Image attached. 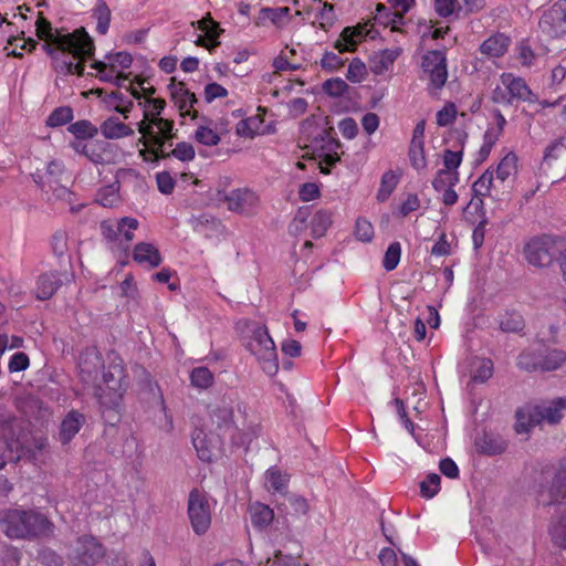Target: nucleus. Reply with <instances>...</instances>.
Returning a JSON list of instances; mask_svg holds the SVG:
<instances>
[{
	"instance_id": "obj_1",
	"label": "nucleus",
	"mask_w": 566,
	"mask_h": 566,
	"mask_svg": "<svg viewBox=\"0 0 566 566\" xmlns=\"http://www.w3.org/2000/svg\"><path fill=\"white\" fill-rule=\"evenodd\" d=\"M35 33L44 41L42 49L51 57L54 71H85L86 63L94 56V40L84 27L73 32L53 29L51 21L39 12Z\"/></svg>"
},
{
	"instance_id": "obj_2",
	"label": "nucleus",
	"mask_w": 566,
	"mask_h": 566,
	"mask_svg": "<svg viewBox=\"0 0 566 566\" xmlns=\"http://www.w3.org/2000/svg\"><path fill=\"white\" fill-rule=\"evenodd\" d=\"M210 417L219 429L230 432L237 446H249L260 434V424L248 412L247 406L234 395L223 396L210 410Z\"/></svg>"
},
{
	"instance_id": "obj_3",
	"label": "nucleus",
	"mask_w": 566,
	"mask_h": 566,
	"mask_svg": "<svg viewBox=\"0 0 566 566\" xmlns=\"http://www.w3.org/2000/svg\"><path fill=\"white\" fill-rule=\"evenodd\" d=\"M138 105L143 109V119L137 123V129L142 135L140 142L145 146H156V154L161 153L165 157V147L168 140H171L174 134V120L161 116L166 103L160 98L145 97Z\"/></svg>"
},
{
	"instance_id": "obj_4",
	"label": "nucleus",
	"mask_w": 566,
	"mask_h": 566,
	"mask_svg": "<svg viewBox=\"0 0 566 566\" xmlns=\"http://www.w3.org/2000/svg\"><path fill=\"white\" fill-rule=\"evenodd\" d=\"M0 530L10 539H35L53 533L54 525L34 510L13 507L0 513Z\"/></svg>"
},
{
	"instance_id": "obj_5",
	"label": "nucleus",
	"mask_w": 566,
	"mask_h": 566,
	"mask_svg": "<svg viewBox=\"0 0 566 566\" xmlns=\"http://www.w3.org/2000/svg\"><path fill=\"white\" fill-rule=\"evenodd\" d=\"M125 379L123 360L116 356L108 357V365L102 369L99 381L93 390L102 408L114 410L119 406L126 390Z\"/></svg>"
},
{
	"instance_id": "obj_6",
	"label": "nucleus",
	"mask_w": 566,
	"mask_h": 566,
	"mask_svg": "<svg viewBox=\"0 0 566 566\" xmlns=\"http://www.w3.org/2000/svg\"><path fill=\"white\" fill-rule=\"evenodd\" d=\"M247 349L254 356L261 369L269 376L279 371V358L274 340L266 326L254 325L245 343Z\"/></svg>"
},
{
	"instance_id": "obj_7",
	"label": "nucleus",
	"mask_w": 566,
	"mask_h": 566,
	"mask_svg": "<svg viewBox=\"0 0 566 566\" xmlns=\"http://www.w3.org/2000/svg\"><path fill=\"white\" fill-rule=\"evenodd\" d=\"M104 556L103 545L91 535L77 537L67 553L71 566H95Z\"/></svg>"
},
{
	"instance_id": "obj_8",
	"label": "nucleus",
	"mask_w": 566,
	"mask_h": 566,
	"mask_svg": "<svg viewBox=\"0 0 566 566\" xmlns=\"http://www.w3.org/2000/svg\"><path fill=\"white\" fill-rule=\"evenodd\" d=\"M559 249L556 240L549 235L532 239L525 245V256L530 264L545 268L553 263Z\"/></svg>"
},
{
	"instance_id": "obj_9",
	"label": "nucleus",
	"mask_w": 566,
	"mask_h": 566,
	"mask_svg": "<svg viewBox=\"0 0 566 566\" xmlns=\"http://www.w3.org/2000/svg\"><path fill=\"white\" fill-rule=\"evenodd\" d=\"M369 23L370 21L358 22L355 25L345 27L339 38L335 41L334 48L339 53H352L357 50L359 43L366 38L376 39L379 32L374 28L368 29Z\"/></svg>"
},
{
	"instance_id": "obj_10",
	"label": "nucleus",
	"mask_w": 566,
	"mask_h": 566,
	"mask_svg": "<svg viewBox=\"0 0 566 566\" xmlns=\"http://www.w3.org/2000/svg\"><path fill=\"white\" fill-rule=\"evenodd\" d=\"M531 90L521 77H514L512 73H502L501 85L493 91V99L497 103H511L513 98L530 99Z\"/></svg>"
},
{
	"instance_id": "obj_11",
	"label": "nucleus",
	"mask_w": 566,
	"mask_h": 566,
	"mask_svg": "<svg viewBox=\"0 0 566 566\" xmlns=\"http://www.w3.org/2000/svg\"><path fill=\"white\" fill-rule=\"evenodd\" d=\"M188 514L195 533L205 534L211 524V513L206 496L198 490L189 495Z\"/></svg>"
},
{
	"instance_id": "obj_12",
	"label": "nucleus",
	"mask_w": 566,
	"mask_h": 566,
	"mask_svg": "<svg viewBox=\"0 0 566 566\" xmlns=\"http://www.w3.org/2000/svg\"><path fill=\"white\" fill-rule=\"evenodd\" d=\"M104 363L99 352L95 347L84 349L78 358V376L81 380L92 387H96Z\"/></svg>"
},
{
	"instance_id": "obj_13",
	"label": "nucleus",
	"mask_w": 566,
	"mask_h": 566,
	"mask_svg": "<svg viewBox=\"0 0 566 566\" xmlns=\"http://www.w3.org/2000/svg\"><path fill=\"white\" fill-rule=\"evenodd\" d=\"M543 33L556 39L566 34V0L556 1L539 19Z\"/></svg>"
},
{
	"instance_id": "obj_14",
	"label": "nucleus",
	"mask_w": 566,
	"mask_h": 566,
	"mask_svg": "<svg viewBox=\"0 0 566 566\" xmlns=\"http://www.w3.org/2000/svg\"><path fill=\"white\" fill-rule=\"evenodd\" d=\"M224 201L231 211L242 214H252L259 207L260 198L253 190L240 188L230 191L224 197Z\"/></svg>"
},
{
	"instance_id": "obj_15",
	"label": "nucleus",
	"mask_w": 566,
	"mask_h": 566,
	"mask_svg": "<svg viewBox=\"0 0 566 566\" xmlns=\"http://www.w3.org/2000/svg\"><path fill=\"white\" fill-rule=\"evenodd\" d=\"M510 43H511V39L507 35H505L504 33L497 32V33L489 36L480 45L481 57H476V61L483 62V59L485 57L495 67H501L495 62L494 59L502 56L507 51Z\"/></svg>"
},
{
	"instance_id": "obj_16",
	"label": "nucleus",
	"mask_w": 566,
	"mask_h": 566,
	"mask_svg": "<svg viewBox=\"0 0 566 566\" xmlns=\"http://www.w3.org/2000/svg\"><path fill=\"white\" fill-rule=\"evenodd\" d=\"M198 29L203 32V36L199 35L196 41L197 45L205 46L209 51L220 45L219 36L224 31L220 24L214 21L209 13L197 22Z\"/></svg>"
},
{
	"instance_id": "obj_17",
	"label": "nucleus",
	"mask_w": 566,
	"mask_h": 566,
	"mask_svg": "<svg viewBox=\"0 0 566 566\" xmlns=\"http://www.w3.org/2000/svg\"><path fill=\"white\" fill-rule=\"evenodd\" d=\"M409 158L412 167L417 170L423 169L427 165L424 157V122H419L413 129Z\"/></svg>"
},
{
	"instance_id": "obj_18",
	"label": "nucleus",
	"mask_w": 566,
	"mask_h": 566,
	"mask_svg": "<svg viewBox=\"0 0 566 566\" xmlns=\"http://www.w3.org/2000/svg\"><path fill=\"white\" fill-rule=\"evenodd\" d=\"M541 423V413L537 405H525L517 409L515 431L518 434L527 433L532 428Z\"/></svg>"
},
{
	"instance_id": "obj_19",
	"label": "nucleus",
	"mask_w": 566,
	"mask_h": 566,
	"mask_svg": "<svg viewBox=\"0 0 566 566\" xmlns=\"http://www.w3.org/2000/svg\"><path fill=\"white\" fill-rule=\"evenodd\" d=\"M105 59L107 61L93 60L92 57L90 60L92 61L91 67L96 71H117L116 65H119L122 69H128L133 63L132 54L126 51L107 53Z\"/></svg>"
},
{
	"instance_id": "obj_20",
	"label": "nucleus",
	"mask_w": 566,
	"mask_h": 566,
	"mask_svg": "<svg viewBox=\"0 0 566 566\" xmlns=\"http://www.w3.org/2000/svg\"><path fill=\"white\" fill-rule=\"evenodd\" d=\"M64 280H69L67 274L50 272L41 275L36 283V296L40 300L50 298L56 290L63 284Z\"/></svg>"
},
{
	"instance_id": "obj_21",
	"label": "nucleus",
	"mask_w": 566,
	"mask_h": 566,
	"mask_svg": "<svg viewBox=\"0 0 566 566\" xmlns=\"http://www.w3.org/2000/svg\"><path fill=\"white\" fill-rule=\"evenodd\" d=\"M133 259L145 268H157L161 263V256L158 249L148 242H139L135 245Z\"/></svg>"
},
{
	"instance_id": "obj_22",
	"label": "nucleus",
	"mask_w": 566,
	"mask_h": 566,
	"mask_svg": "<svg viewBox=\"0 0 566 566\" xmlns=\"http://www.w3.org/2000/svg\"><path fill=\"white\" fill-rule=\"evenodd\" d=\"M538 411L541 413V420L543 422H547L549 424L558 423L564 417V412L566 411V398H556L551 401H545L537 405Z\"/></svg>"
},
{
	"instance_id": "obj_23",
	"label": "nucleus",
	"mask_w": 566,
	"mask_h": 566,
	"mask_svg": "<svg viewBox=\"0 0 566 566\" xmlns=\"http://www.w3.org/2000/svg\"><path fill=\"white\" fill-rule=\"evenodd\" d=\"M223 129H218L217 127H212V120L207 117H201L198 123V127L195 132L196 142L205 145V146H217L221 140V134Z\"/></svg>"
},
{
	"instance_id": "obj_24",
	"label": "nucleus",
	"mask_w": 566,
	"mask_h": 566,
	"mask_svg": "<svg viewBox=\"0 0 566 566\" xmlns=\"http://www.w3.org/2000/svg\"><path fill=\"white\" fill-rule=\"evenodd\" d=\"M86 158L95 165L109 164L113 160L112 144L105 140L91 138L88 140V150Z\"/></svg>"
},
{
	"instance_id": "obj_25",
	"label": "nucleus",
	"mask_w": 566,
	"mask_h": 566,
	"mask_svg": "<svg viewBox=\"0 0 566 566\" xmlns=\"http://www.w3.org/2000/svg\"><path fill=\"white\" fill-rule=\"evenodd\" d=\"M401 53V48L384 49L374 52V54L368 57V71H388Z\"/></svg>"
},
{
	"instance_id": "obj_26",
	"label": "nucleus",
	"mask_w": 566,
	"mask_h": 566,
	"mask_svg": "<svg viewBox=\"0 0 566 566\" xmlns=\"http://www.w3.org/2000/svg\"><path fill=\"white\" fill-rule=\"evenodd\" d=\"M85 422V418L78 411H70L63 419L60 428V440L62 443H69L80 431Z\"/></svg>"
},
{
	"instance_id": "obj_27",
	"label": "nucleus",
	"mask_w": 566,
	"mask_h": 566,
	"mask_svg": "<svg viewBox=\"0 0 566 566\" xmlns=\"http://www.w3.org/2000/svg\"><path fill=\"white\" fill-rule=\"evenodd\" d=\"M99 132L106 139H120L134 134V130L128 125L115 116L105 119L99 126Z\"/></svg>"
},
{
	"instance_id": "obj_28",
	"label": "nucleus",
	"mask_w": 566,
	"mask_h": 566,
	"mask_svg": "<svg viewBox=\"0 0 566 566\" xmlns=\"http://www.w3.org/2000/svg\"><path fill=\"white\" fill-rule=\"evenodd\" d=\"M280 514L285 515L284 524L287 522L286 516H303L308 512V503L306 499L297 494H290L285 497L284 502L277 504Z\"/></svg>"
},
{
	"instance_id": "obj_29",
	"label": "nucleus",
	"mask_w": 566,
	"mask_h": 566,
	"mask_svg": "<svg viewBox=\"0 0 566 566\" xmlns=\"http://www.w3.org/2000/svg\"><path fill=\"white\" fill-rule=\"evenodd\" d=\"M251 523L255 528L264 530L274 521V511L260 502H254L249 506Z\"/></svg>"
},
{
	"instance_id": "obj_30",
	"label": "nucleus",
	"mask_w": 566,
	"mask_h": 566,
	"mask_svg": "<svg viewBox=\"0 0 566 566\" xmlns=\"http://www.w3.org/2000/svg\"><path fill=\"white\" fill-rule=\"evenodd\" d=\"M175 104L180 109L181 115H191L192 118L198 117L197 111L193 109V105L197 103L196 95L182 85L175 88L171 93Z\"/></svg>"
},
{
	"instance_id": "obj_31",
	"label": "nucleus",
	"mask_w": 566,
	"mask_h": 566,
	"mask_svg": "<svg viewBox=\"0 0 566 566\" xmlns=\"http://www.w3.org/2000/svg\"><path fill=\"white\" fill-rule=\"evenodd\" d=\"M171 146V142L168 140L166 147H165V153H166V156L163 157L161 156V153L158 151L156 154L155 148L156 146H150V149H149V153L155 156V158L159 159V158H167L169 156H174L175 158H177L178 160L180 161H191L193 158H195V148L191 144L189 143H186V142H180L176 145V147L174 149H171V151H167V148Z\"/></svg>"
},
{
	"instance_id": "obj_32",
	"label": "nucleus",
	"mask_w": 566,
	"mask_h": 566,
	"mask_svg": "<svg viewBox=\"0 0 566 566\" xmlns=\"http://www.w3.org/2000/svg\"><path fill=\"white\" fill-rule=\"evenodd\" d=\"M473 192L478 197L492 196V191L499 192L501 185L494 177V171L486 169L472 186Z\"/></svg>"
},
{
	"instance_id": "obj_33",
	"label": "nucleus",
	"mask_w": 566,
	"mask_h": 566,
	"mask_svg": "<svg viewBox=\"0 0 566 566\" xmlns=\"http://www.w3.org/2000/svg\"><path fill=\"white\" fill-rule=\"evenodd\" d=\"M566 361V353L562 349L553 348L541 350V370L552 371L563 366Z\"/></svg>"
},
{
	"instance_id": "obj_34",
	"label": "nucleus",
	"mask_w": 566,
	"mask_h": 566,
	"mask_svg": "<svg viewBox=\"0 0 566 566\" xmlns=\"http://www.w3.org/2000/svg\"><path fill=\"white\" fill-rule=\"evenodd\" d=\"M289 478L275 467L270 468L264 474V485L269 492L283 493L287 488Z\"/></svg>"
},
{
	"instance_id": "obj_35",
	"label": "nucleus",
	"mask_w": 566,
	"mask_h": 566,
	"mask_svg": "<svg viewBox=\"0 0 566 566\" xmlns=\"http://www.w3.org/2000/svg\"><path fill=\"white\" fill-rule=\"evenodd\" d=\"M422 71H448L444 50H430L421 61Z\"/></svg>"
},
{
	"instance_id": "obj_36",
	"label": "nucleus",
	"mask_w": 566,
	"mask_h": 566,
	"mask_svg": "<svg viewBox=\"0 0 566 566\" xmlns=\"http://www.w3.org/2000/svg\"><path fill=\"white\" fill-rule=\"evenodd\" d=\"M263 118L260 115L250 116L237 124L235 132L240 137L253 138L262 132Z\"/></svg>"
},
{
	"instance_id": "obj_37",
	"label": "nucleus",
	"mask_w": 566,
	"mask_h": 566,
	"mask_svg": "<svg viewBox=\"0 0 566 566\" xmlns=\"http://www.w3.org/2000/svg\"><path fill=\"white\" fill-rule=\"evenodd\" d=\"M139 222L132 217H124L117 220L118 242L125 243L126 248L134 240V232L137 230Z\"/></svg>"
},
{
	"instance_id": "obj_38",
	"label": "nucleus",
	"mask_w": 566,
	"mask_h": 566,
	"mask_svg": "<svg viewBox=\"0 0 566 566\" xmlns=\"http://www.w3.org/2000/svg\"><path fill=\"white\" fill-rule=\"evenodd\" d=\"M493 375V363L489 358H474L472 361V376L474 382L483 384Z\"/></svg>"
},
{
	"instance_id": "obj_39",
	"label": "nucleus",
	"mask_w": 566,
	"mask_h": 566,
	"mask_svg": "<svg viewBox=\"0 0 566 566\" xmlns=\"http://www.w3.org/2000/svg\"><path fill=\"white\" fill-rule=\"evenodd\" d=\"M537 56L533 52L528 40H523L515 49L513 56L514 62L511 64L512 67H530L532 60H536Z\"/></svg>"
},
{
	"instance_id": "obj_40",
	"label": "nucleus",
	"mask_w": 566,
	"mask_h": 566,
	"mask_svg": "<svg viewBox=\"0 0 566 566\" xmlns=\"http://www.w3.org/2000/svg\"><path fill=\"white\" fill-rule=\"evenodd\" d=\"M332 224V212L318 210L311 219V233L314 238H321L325 234Z\"/></svg>"
},
{
	"instance_id": "obj_41",
	"label": "nucleus",
	"mask_w": 566,
	"mask_h": 566,
	"mask_svg": "<svg viewBox=\"0 0 566 566\" xmlns=\"http://www.w3.org/2000/svg\"><path fill=\"white\" fill-rule=\"evenodd\" d=\"M517 158L514 154L510 153L502 158L494 171V177L502 186L505 180L515 174Z\"/></svg>"
},
{
	"instance_id": "obj_42",
	"label": "nucleus",
	"mask_w": 566,
	"mask_h": 566,
	"mask_svg": "<svg viewBox=\"0 0 566 566\" xmlns=\"http://www.w3.org/2000/svg\"><path fill=\"white\" fill-rule=\"evenodd\" d=\"M192 443L197 450L198 457L206 462H210L213 455V447L202 430H197L192 434Z\"/></svg>"
},
{
	"instance_id": "obj_43",
	"label": "nucleus",
	"mask_w": 566,
	"mask_h": 566,
	"mask_svg": "<svg viewBox=\"0 0 566 566\" xmlns=\"http://www.w3.org/2000/svg\"><path fill=\"white\" fill-rule=\"evenodd\" d=\"M459 171L440 169L432 180V187L436 191L446 190L459 184Z\"/></svg>"
},
{
	"instance_id": "obj_44",
	"label": "nucleus",
	"mask_w": 566,
	"mask_h": 566,
	"mask_svg": "<svg viewBox=\"0 0 566 566\" xmlns=\"http://www.w3.org/2000/svg\"><path fill=\"white\" fill-rule=\"evenodd\" d=\"M94 17L97 19L96 31L99 34H106L111 23V9L105 0H97L94 9Z\"/></svg>"
},
{
	"instance_id": "obj_45",
	"label": "nucleus",
	"mask_w": 566,
	"mask_h": 566,
	"mask_svg": "<svg viewBox=\"0 0 566 566\" xmlns=\"http://www.w3.org/2000/svg\"><path fill=\"white\" fill-rule=\"evenodd\" d=\"M397 185L398 176L391 170L386 171L380 180V186L377 192V200L380 202H385L394 192Z\"/></svg>"
},
{
	"instance_id": "obj_46",
	"label": "nucleus",
	"mask_w": 566,
	"mask_h": 566,
	"mask_svg": "<svg viewBox=\"0 0 566 566\" xmlns=\"http://www.w3.org/2000/svg\"><path fill=\"white\" fill-rule=\"evenodd\" d=\"M517 366L527 371L541 370V350H524L517 358Z\"/></svg>"
},
{
	"instance_id": "obj_47",
	"label": "nucleus",
	"mask_w": 566,
	"mask_h": 566,
	"mask_svg": "<svg viewBox=\"0 0 566 566\" xmlns=\"http://www.w3.org/2000/svg\"><path fill=\"white\" fill-rule=\"evenodd\" d=\"M191 385L199 389H207L213 384V374L207 367H196L190 374Z\"/></svg>"
},
{
	"instance_id": "obj_48",
	"label": "nucleus",
	"mask_w": 566,
	"mask_h": 566,
	"mask_svg": "<svg viewBox=\"0 0 566 566\" xmlns=\"http://www.w3.org/2000/svg\"><path fill=\"white\" fill-rule=\"evenodd\" d=\"M401 258V245L399 242H392L387 248L384 260H382V266L386 271H392L395 270Z\"/></svg>"
},
{
	"instance_id": "obj_49",
	"label": "nucleus",
	"mask_w": 566,
	"mask_h": 566,
	"mask_svg": "<svg viewBox=\"0 0 566 566\" xmlns=\"http://www.w3.org/2000/svg\"><path fill=\"white\" fill-rule=\"evenodd\" d=\"M69 132L72 133L76 139L93 138L97 128L88 120H77L69 126Z\"/></svg>"
},
{
	"instance_id": "obj_50",
	"label": "nucleus",
	"mask_w": 566,
	"mask_h": 566,
	"mask_svg": "<svg viewBox=\"0 0 566 566\" xmlns=\"http://www.w3.org/2000/svg\"><path fill=\"white\" fill-rule=\"evenodd\" d=\"M549 534L555 545L566 548V514L552 524Z\"/></svg>"
},
{
	"instance_id": "obj_51",
	"label": "nucleus",
	"mask_w": 566,
	"mask_h": 566,
	"mask_svg": "<svg viewBox=\"0 0 566 566\" xmlns=\"http://www.w3.org/2000/svg\"><path fill=\"white\" fill-rule=\"evenodd\" d=\"M551 492L555 497L554 502H557V495H566V461L562 462L556 471Z\"/></svg>"
},
{
	"instance_id": "obj_52",
	"label": "nucleus",
	"mask_w": 566,
	"mask_h": 566,
	"mask_svg": "<svg viewBox=\"0 0 566 566\" xmlns=\"http://www.w3.org/2000/svg\"><path fill=\"white\" fill-rule=\"evenodd\" d=\"M440 475L437 473L428 474L420 483L421 495L432 499L440 490Z\"/></svg>"
},
{
	"instance_id": "obj_53",
	"label": "nucleus",
	"mask_w": 566,
	"mask_h": 566,
	"mask_svg": "<svg viewBox=\"0 0 566 566\" xmlns=\"http://www.w3.org/2000/svg\"><path fill=\"white\" fill-rule=\"evenodd\" d=\"M73 118L72 108L67 106L57 107L54 109L46 119V125L50 127H57L67 124Z\"/></svg>"
},
{
	"instance_id": "obj_54",
	"label": "nucleus",
	"mask_w": 566,
	"mask_h": 566,
	"mask_svg": "<svg viewBox=\"0 0 566 566\" xmlns=\"http://www.w3.org/2000/svg\"><path fill=\"white\" fill-rule=\"evenodd\" d=\"M317 18L321 20L318 24L319 28L324 31H327L337 20L335 14V6L328 2H324L323 7L317 13Z\"/></svg>"
},
{
	"instance_id": "obj_55",
	"label": "nucleus",
	"mask_w": 566,
	"mask_h": 566,
	"mask_svg": "<svg viewBox=\"0 0 566 566\" xmlns=\"http://www.w3.org/2000/svg\"><path fill=\"white\" fill-rule=\"evenodd\" d=\"M119 185L114 182L99 190L97 201L103 207H113L118 199Z\"/></svg>"
},
{
	"instance_id": "obj_56",
	"label": "nucleus",
	"mask_w": 566,
	"mask_h": 566,
	"mask_svg": "<svg viewBox=\"0 0 566 566\" xmlns=\"http://www.w3.org/2000/svg\"><path fill=\"white\" fill-rule=\"evenodd\" d=\"M347 59H342L334 52H325L319 61V64L324 71H336L345 66Z\"/></svg>"
},
{
	"instance_id": "obj_57",
	"label": "nucleus",
	"mask_w": 566,
	"mask_h": 566,
	"mask_svg": "<svg viewBox=\"0 0 566 566\" xmlns=\"http://www.w3.org/2000/svg\"><path fill=\"white\" fill-rule=\"evenodd\" d=\"M355 234L359 241L370 242L374 238V227L365 218H358L355 227Z\"/></svg>"
},
{
	"instance_id": "obj_58",
	"label": "nucleus",
	"mask_w": 566,
	"mask_h": 566,
	"mask_svg": "<svg viewBox=\"0 0 566 566\" xmlns=\"http://www.w3.org/2000/svg\"><path fill=\"white\" fill-rule=\"evenodd\" d=\"M462 148L458 150L446 149L443 153L444 169L458 171V168L462 163Z\"/></svg>"
},
{
	"instance_id": "obj_59",
	"label": "nucleus",
	"mask_w": 566,
	"mask_h": 566,
	"mask_svg": "<svg viewBox=\"0 0 566 566\" xmlns=\"http://www.w3.org/2000/svg\"><path fill=\"white\" fill-rule=\"evenodd\" d=\"M457 8L461 9L457 0H434V11L441 18L451 17Z\"/></svg>"
},
{
	"instance_id": "obj_60",
	"label": "nucleus",
	"mask_w": 566,
	"mask_h": 566,
	"mask_svg": "<svg viewBox=\"0 0 566 566\" xmlns=\"http://www.w3.org/2000/svg\"><path fill=\"white\" fill-rule=\"evenodd\" d=\"M457 107L453 103H448L437 113V124L441 127L448 126L455 119Z\"/></svg>"
},
{
	"instance_id": "obj_61",
	"label": "nucleus",
	"mask_w": 566,
	"mask_h": 566,
	"mask_svg": "<svg viewBox=\"0 0 566 566\" xmlns=\"http://www.w3.org/2000/svg\"><path fill=\"white\" fill-rule=\"evenodd\" d=\"M506 447V442L502 439L485 438L481 448L484 453L496 455L503 453Z\"/></svg>"
},
{
	"instance_id": "obj_62",
	"label": "nucleus",
	"mask_w": 566,
	"mask_h": 566,
	"mask_svg": "<svg viewBox=\"0 0 566 566\" xmlns=\"http://www.w3.org/2000/svg\"><path fill=\"white\" fill-rule=\"evenodd\" d=\"M428 74V91L431 95L439 94L441 88L446 85L448 73H427Z\"/></svg>"
},
{
	"instance_id": "obj_63",
	"label": "nucleus",
	"mask_w": 566,
	"mask_h": 566,
	"mask_svg": "<svg viewBox=\"0 0 566 566\" xmlns=\"http://www.w3.org/2000/svg\"><path fill=\"white\" fill-rule=\"evenodd\" d=\"M347 87V83L339 77L329 78L323 84V90L331 96H340Z\"/></svg>"
},
{
	"instance_id": "obj_64",
	"label": "nucleus",
	"mask_w": 566,
	"mask_h": 566,
	"mask_svg": "<svg viewBox=\"0 0 566 566\" xmlns=\"http://www.w3.org/2000/svg\"><path fill=\"white\" fill-rule=\"evenodd\" d=\"M321 190L316 182H305L300 187L298 196L304 202L315 200L319 197Z\"/></svg>"
}]
</instances>
